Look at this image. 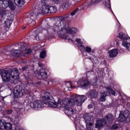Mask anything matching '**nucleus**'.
Instances as JSON below:
<instances>
[{
  "label": "nucleus",
  "instance_id": "1",
  "mask_svg": "<svg viewBox=\"0 0 130 130\" xmlns=\"http://www.w3.org/2000/svg\"><path fill=\"white\" fill-rule=\"evenodd\" d=\"M86 99L87 97L84 95L73 94L71 95V98L65 99L62 101L59 100L58 103H56L49 92H46L42 98L43 103L48 105L49 107L64 108L66 110L68 115L71 116L76 112V110L73 109V106L76 104L77 106H81Z\"/></svg>",
  "mask_w": 130,
  "mask_h": 130
},
{
  "label": "nucleus",
  "instance_id": "2",
  "mask_svg": "<svg viewBox=\"0 0 130 130\" xmlns=\"http://www.w3.org/2000/svg\"><path fill=\"white\" fill-rule=\"evenodd\" d=\"M49 31H51V34H58L59 36L68 41H73L74 40L73 39V36L70 34H76L78 33L79 30L78 29L71 27L66 25V22L63 20H59L57 21L51 28L49 29Z\"/></svg>",
  "mask_w": 130,
  "mask_h": 130
},
{
  "label": "nucleus",
  "instance_id": "3",
  "mask_svg": "<svg viewBox=\"0 0 130 130\" xmlns=\"http://www.w3.org/2000/svg\"><path fill=\"white\" fill-rule=\"evenodd\" d=\"M19 71L14 70L12 71H4L1 73L3 82H13L14 84H17L19 81Z\"/></svg>",
  "mask_w": 130,
  "mask_h": 130
},
{
  "label": "nucleus",
  "instance_id": "4",
  "mask_svg": "<svg viewBox=\"0 0 130 130\" xmlns=\"http://www.w3.org/2000/svg\"><path fill=\"white\" fill-rule=\"evenodd\" d=\"M49 0H41V7L39 10L38 14H50L57 12L56 7L54 6H50L48 5Z\"/></svg>",
  "mask_w": 130,
  "mask_h": 130
},
{
  "label": "nucleus",
  "instance_id": "5",
  "mask_svg": "<svg viewBox=\"0 0 130 130\" xmlns=\"http://www.w3.org/2000/svg\"><path fill=\"white\" fill-rule=\"evenodd\" d=\"M85 120L86 128L87 130L93 129V123H94V117L90 114H85L83 116Z\"/></svg>",
  "mask_w": 130,
  "mask_h": 130
},
{
  "label": "nucleus",
  "instance_id": "6",
  "mask_svg": "<svg viewBox=\"0 0 130 130\" xmlns=\"http://www.w3.org/2000/svg\"><path fill=\"white\" fill-rule=\"evenodd\" d=\"M19 47V50L13 49L11 51L10 53L12 56H16V57H19L23 53V51L26 50L27 47L25 45L19 44L18 45Z\"/></svg>",
  "mask_w": 130,
  "mask_h": 130
},
{
  "label": "nucleus",
  "instance_id": "7",
  "mask_svg": "<svg viewBox=\"0 0 130 130\" xmlns=\"http://www.w3.org/2000/svg\"><path fill=\"white\" fill-rule=\"evenodd\" d=\"M9 7L11 10H15L16 6L11 0L8 1H0V9H6Z\"/></svg>",
  "mask_w": 130,
  "mask_h": 130
},
{
  "label": "nucleus",
  "instance_id": "8",
  "mask_svg": "<svg viewBox=\"0 0 130 130\" xmlns=\"http://www.w3.org/2000/svg\"><path fill=\"white\" fill-rule=\"evenodd\" d=\"M88 75H90V72H88L87 74H85L83 78L79 81L78 85L80 88H86V87H88L90 85V82L88 81L87 77H86Z\"/></svg>",
  "mask_w": 130,
  "mask_h": 130
},
{
  "label": "nucleus",
  "instance_id": "9",
  "mask_svg": "<svg viewBox=\"0 0 130 130\" xmlns=\"http://www.w3.org/2000/svg\"><path fill=\"white\" fill-rule=\"evenodd\" d=\"M24 92L25 93H28V90H24V89L22 88V87L17 86L14 88L13 94L14 97H16V98H20V97L23 96Z\"/></svg>",
  "mask_w": 130,
  "mask_h": 130
},
{
  "label": "nucleus",
  "instance_id": "10",
  "mask_svg": "<svg viewBox=\"0 0 130 130\" xmlns=\"http://www.w3.org/2000/svg\"><path fill=\"white\" fill-rule=\"evenodd\" d=\"M0 129L1 130H12L13 129V125L6 120H0Z\"/></svg>",
  "mask_w": 130,
  "mask_h": 130
},
{
  "label": "nucleus",
  "instance_id": "11",
  "mask_svg": "<svg viewBox=\"0 0 130 130\" xmlns=\"http://www.w3.org/2000/svg\"><path fill=\"white\" fill-rule=\"evenodd\" d=\"M37 19V14L35 12H31L30 13V18H27L26 21L28 24H32V25H35L36 22L35 20Z\"/></svg>",
  "mask_w": 130,
  "mask_h": 130
},
{
  "label": "nucleus",
  "instance_id": "12",
  "mask_svg": "<svg viewBox=\"0 0 130 130\" xmlns=\"http://www.w3.org/2000/svg\"><path fill=\"white\" fill-rule=\"evenodd\" d=\"M37 74V77L38 76H41L42 79H47L48 77V75H49V70L47 69H42L40 73L38 72H36L35 74Z\"/></svg>",
  "mask_w": 130,
  "mask_h": 130
},
{
  "label": "nucleus",
  "instance_id": "13",
  "mask_svg": "<svg viewBox=\"0 0 130 130\" xmlns=\"http://www.w3.org/2000/svg\"><path fill=\"white\" fill-rule=\"evenodd\" d=\"M32 107L35 110H39L43 107V104L41 101L37 100L35 101L32 104Z\"/></svg>",
  "mask_w": 130,
  "mask_h": 130
},
{
  "label": "nucleus",
  "instance_id": "14",
  "mask_svg": "<svg viewBox=\"0 0 130 130\" xmlns=\"http://www.w3.org/2000/svg\"><path fill=\"white\" fill-rule=\"evenodd\" d=\"M106 124V120H105L104 119L97 120L95 124V127L96 128H100L101 126H103V125H105Z\"/></svg>",
  "mask_w": 130,
  "mask_h": 130
},
{
  "label": "nucleus",
  "instance_id": "15",
  "mask_svg": "<svg viewBox=\"0 0 130 130\" xmlns=\"http://www.w3.org/2000/svg\"><path fill=\"white\" fill-rule=\"evenodd\" d=\"M72 39H73V40H74L73 42V41H70L71 42H77V44L78 45V47L80 49H85V47H84V46H83V42H82V40H81V39H75L74 38H72Z\"/></svg>",
  "mask_w": 130,
  "mask_h": 130
},
{
  "label": "nucleus",
  "instance_id": "16",
  "mask_svg": "<svg viewBox=\"0 0 130 130\" xmlns=\"http://www.w3.org/2000/svg\"><path fill=\"white\" fill-rule=\"evenodd\" d=\"M127 115L123 112H121V113L119 114V116L118 118V121H124L127 119V118H126V116Z\"/></svg>",
  "mask_w": 130,
  "mask_h": 130
},
{
  "label": "nucleus",
  "instance_id": "17",
  "mask_svg": "<svg viewBox=\"0 0 130 130\" xmlns=\"http://www.w3.org/2000/svg\"><path fill=\"white\" fill-rule=\"evenodd\" d=\"M118 54V50L114 49L109 51V55L110 57H115Z\"/></svg>",
  "mask_w": 130,
  "mask_h": 130
},
{
  "label": "nucleus",
  "instance_id": "18",
  "mask_svg": "<svg viewBox=\"0 0 130 130\" xmlns=\"http://www.w3.org/2000/svg\"><path fill=\"white\" fill-rule=\"evenodd\" d=\"M117 37L122 40H127V39H128V36L122 32H120L118 34Z\"/></svg>",
  "mask_w": 130,
  "mask_h": 130
},
{
  "label": "nucleus",
  "instance_id": "19",
  "mask_svg": "<svg viewBox=\"0 0 130 130\" xmlns=\"http://www.w3.org/2000/svg\"><path fill=\"white\" fill-rule=\"evenodd\" d=\"M89 96L90 98H97L98 97V92L95 90H90L89 93Z\"/></svg>",
  "mask_w": 130,
  "mask_h": 130
},
{
  "label": "nucleus",
  "instance_id": "20",
  "mask_svg": "<svg viewBox=\"0 0 130 130\" xmlns=\"http://www.w3.org/2000/svg\"><path fill=\"white\" fill-rule=\"evenodd\" d=\"M106 119L108 121V122H112L114 120V116L111 114H108L105 117Z\"/></svg>",
  "mask_w": 130,
  "mask_h": 130
},
{
  "label": "nucleus",
  "instance_id": "21",
  "mask_svg": "<svg viewBox=\"0 0 130 130\" xmlns=\"http://www.w3.org/2000/svg\"><path fill=\"white\" fill-rule=\"evenodd\" d=\"M10 119L12 122H13L14 123H18V121H19V117L13 115L12 117H10Z\"/></svg>",
  "mask_w": 130,
  "mask_h": 130
},
{
  "label": "nucleus",
  "instance_id": "22",
  "mask_svg": "<svg viewBox=\"0 0 130 130\" xmlns=\"http://www.w3.org/2000/svg\"><path fill=\"white\" fill-rule=\"evenodd\" d=\"M72 88V84L70 82H66L65 84V86L64 88V90L66 91H69L70 89Z\"/></svg>",
  "mask_w": 130,
  "mask_h": 130
},
{
  "label": "nucleus",
  "instance_id": "23",
  "mask_svg": "<svg viewBox=\"0 0 130 130\" xmlns=\"http://www.w3.org/2000/svg\"><path fill=\"white\" fill-rule=\"evenodd\" d=\"M122 45L125 47V48L128 50V51H130V43L127 42H123L122 43Z\"/></svg>",
  "mask_w": 130,
  "mask_h": 130
},
{
  "label": "nucleus",
  "instance_id": "24",
  "mask_svg": "<svg viewBox=\"0 0 130 130\" xmlns=\"http://www.w3.org/2000/svg\"><path fill=\"white\" fill-rule=\"evenodd\" d=\"M62 7L63 9L66 10V9H68L69 8V2L68 1L65 0L62 4Z\"/></svg>",
  "mask_w": 130,
  "mask_h": 130
},
{
  "label": "nucleus",
  "instance_id": "25",
  "mask_svg": "<svg viewBox=\"0 0 130 130\" xmlns=\"http://www.w3.org/2000/svg\"><path fill=\"white\" fill-rule=\"evenodd\" d=\"M107 94V92H105L101 94V96L100 98V101H102V102L105 101V100H106L105 97H106Z\"/></svg>",
  "mask_w": 130,
  "mask_h": 130
},
{
  "label": "nucleus",
  "instance_id": "26",
  "mask_svg": "<svg viewBox=\"0 0 130 130\" xmlns=\"http://www.w3.org/2000/svg\"><path fill=\"white\" fill-rule=\"evenodd\" d=\"M24 2H25V0H14V3L16 5L18 4L21 6L24 5Z\"/></svg>",
  "mask_w": 130,
  "mask_h": 130
},
{
  "label": "nucleus",
  "instance_id": "27",
  "mask_svg": "<svg viewBox=\"0 0 130 130\" xmlns=\"http://www.w3.org/2000/svg\"><path fill=\"white\" fill-rule=\"evenodd\" d=\"M105 5L108 9H110L111 6L110 5V0H105Z\"/></svg>",
  "mask_w": 130,
  "mask_h": 130
},
{
  "label": "nucleus",
  "instance_id": "28",
  "mask_svg": "<svg viewBox=\"0 0 130 130\" xmlns=\"http://www.w3.org/2000/svg\"><path fill=\"white\" fill-rule=\"evenodd\" d=\"M46 56V51L45 50H43L40 54V57L41 58H44Z\"/></svg>",
  "mask_w": 130,
  "mask_h": 130
},
{
  "label": "nucleus",
  "instance_id": "29",
  "mask_svg": "<svg viewBox=\"0 0 130 130\" xmlns=\"http://www.w3.org/2000/svg\"><path fill=\"white\" fill-rule=\"evenodd\" d=\"M79 10L78 9H76L75 10H74L73 12L71 13V14L69 15V18H72L73 16H75V15L77 14V13H78V11Z\"/></svg>",
  "mask_w": 130,
  "mask_h": 130
},
{
  "label": "nucleus",
  "instance_id": "30",
  "mask_svg": "<svg viewBox=\"0 0 130 130\" xmlns=\"http://www.w3.org/2000/svg\"><path fill=\"white\" fill-rule=\"evenodd\" d=\"M86 52H88L89 53H90V52H91L92 51V48H91V47H89V46H86L85 48L84 47V49H83V50H85ZM81 50H82V49H81Z\"/></svg>",
  "mask_w": 130,
  "mask_h": 130
},
{
  "label": "nucleus",
  "instance_id": "31",
  "mask_svg": "<svg viewBox=\"0 0 130 130\" xmlns=\"http://www.w3.org/2000/svg\"><path fill=\"white\" fill-rule=\"evenodd\" d=\"M107 91L109 94H112V95H115V91L114 90H112L111 88H108Z\"/></svg>",
  "mask_w": 130,
  "mask_h": 130
},
{
  "label": "nucleus",
  "instance_id": "32",
  "mask_svg": "<svg viewBox=\"0 0 130 130\" xmlns=\"http://www.w3.org/2000/svg\"><path fill=\"white\" fill-rule=\"evenodd\" d=\"M5 24L6 25V26H11V25L12 24V20L8 19L6 21H5Z\"/></svg>",
  "mask_w": 130,
  "mask_h": 130
},
{
  "label": "nucleus",
  "instance_id": "33",
  "mask_svg": "<svg viewBox=\"0 0 130 130\" xmlns=\"http://www.w3.org/2000/svg\"><path fill=\"white\" fill-rule=\"evenodd\" d=\"M31 52H32V50H31L30 49H29L25 51V52H24V55L26 56V54H30V53H31Z\"/></svg>",
  "mask_w": 130,
  "mask_h": 130
},
{
  "label": "nucleus",
  "instance_id": "34",
  "mask_svg": "<svg viewBox=\"0 0 130 130\" xmlns=\"http://www.w3.org/2000/svg\"><path fill=\"white\" fill-rule=\"evenodd\" d=\"M118 126H119V125L118 124H115L113 125L112 128L113 129H117Z\"/></svg>",
  "mask_w": 130,
  "mask_h": 130
},
{
  "label": "nucleus",
  "instance_id": "35",
  "mask_svg": "<svg viewBox=\"0 0 130 130\" xmlns=\"http://www.w3.org/2000/svg\"><path fill=\"white\" fill-rule=\"evenodd\" d=\"M96 82H97V78H95L92 81L93 86H96Z\"/></svg>",
  "mask_w": 130,
  "mask_h": 130
},
{
  "label": "nucleus",
  "instance_id": "36",
  "mask_svg": "<svg viewBox=\"0 0 130 130\" xmlns=\"http://www.w3.org/2000/svg\"><path fill=\"white\" fill-rule=\"evenodd\" d=\"M52 2L55 3V4H60L61 0H51ZM50 2V0H49Z\"/></svg>",
  "mask_w": 130,
  "mask_h": 130
},
{
  "label": "nucleus",
  "instance_id": "37",
  "mask_svg": "<svg viewBox=\"0 0 130 130\" xmlns=\"http://www.w3.org/2000/svg\"><path fill=\"white\" fill-rule=\"evenodd\" d=\"M13 113V111L12 110H9L7 111V113L8 114H11Z\"/></svg>",
  "mask_w": 130,
  "mask_h": 130
},
{
  "label": "nucleus",
  "instance_id": "38",
  "mask_svg": "<svg viewBox=\"0 0 130 130\" xmlns=\"http://www.w3.org/2000/svg\"><path fill=\"white\" fill-rule=\"evenodd\" d=\"M35 38H36V40H37L38 41H39V40H40V38L39 37V36H38V35L35 36Z\"/></svg>",
  "mask_w": 130,
  "mask_h": 130
},
{
  "label": "nucleus",
  "instance_id": "39",
  "mask_svg": "<svg viewBox=\"0 0 130 130\" xmlns=\"http://www.w3.org/2000/svg\"><path fill=\"white\" fill-rule=\"evenodd\" d=\"M93 105H94L93 104H91L88 105V107L89 109H91V108H92V107H93Z\"/></svg>",
  "mask_w": 130,
  "mask_h": 130
},
{
  "label": "nucleus",
  "instance_id": "40",
  "mask_svg": "<svg viewBox=\"0 0 130 130\" xmlns=\"http://www.w3.org/2000/svg\"><path fill=\"white\" fill-rule=\"evenodd\" d=\"M127 120H128L129 121H130V114H129L127 116Z\"/></svg>",
  "mask_w": 130,
  "mask_h": 130
},
{
  "label": "nucleus",
  "instance_id": "41",
  "mask_svg": "<svg viewBox=\"0 0 130 130\" xmlns=\"http://www.w3.org/2000/svg\"><path fill=\"white\" fill-rule=\"evenodd\" d=\"M27 67H25L24 68H22V71H26V70H27Z\"/></svg>",
  "mask_w": 130,
  "mask_h": 130
},
{
  "label": "nucleus",
  "instance_id": "42",
  "mask_svg": "<svg viewBox=\"0 0 130 130\" xmlns=\"http://www.w3.org/2000/svg\"><path fill=\"white\" fill-rule=\"evenodd\" d=\"M6 55H10V52H9V51L6 52Z\"/></svg>",
  "mask_w": 130,
  "mask_h": 130
},
{
  "label": "nucleus",
  "instance_id": "43",
  "mask_svg": "<svg viewBox=\"0 0 130 130\" xmlns=\"http://www.w3.org/2000/svg\"><path fill=\"white\" fill-rule=\"evenodd\" d=\"M96 60V62H95V60H93V61H92V62H94V63H98V60Z\"/></svg>",
  "mask_w": 130,
  "mask_h": 130
},
{
  "label": "nucleus",
  "instance_id": "44",
  "mask_svg": "<svg viewBox=\"0 0 130 130\" xmlns=\"http://www.w3.org/2000/svg\"><path fill=\"white\" fill-rule=\"evenodd\" d=\"M22 29L24 30V29H26V26H23V27H22Z\"/></svg>",
  "mask_w": 130,
  "mask_h": 130
},
{
  "label": "nucleus",
  "instance_id": "45",
  "mask_svg": "<svg viewBox=\"0 0 130 130\" xmlns=\"http://www.w3.org/2000/svg\"><path fill=\"white\" fill-rule=\"evenodd\" d=\"M118 25L119 27H120V23H119L118 22Z\"/></svg>",
  "mask_w": 130,
  "mask_h": 130
},
{
  "label": "nucleus",
  "instance_id": "46",
  "mask_svg": "<svg viewBox=\"0 0 130 130\" xmlns=\"http://www.w3.org/2000/svg\"><path fill=\"white\" fill-rule=\"evenodd\" d=\"M76 126V130H78V128H77V126Z\"/></svg>",
  "mask_w": 130,
  "mask_h": 130
},
{
  "label": "nucleus",
  "instance_id": "47",
  "mask_svg": "<svg viewBox=\"0 0 130 130\" xmlns=\"http://www.w3.org/2000/svg\"><path fill=\"white\" fill-rule=\"evenodd\" d=\"M93 59H95V60H96V57H94Z\"/></svg>",
  "mask_w": 130,
  "mask_h": 130
},
{
  "label": "nucleus",
  "instance_id": "48",
  "mask_svg": "<svg viewBox=\"0 0 130 130\" xmlns=\"http://www.w3.org/2000/svg\"><path fill=\"white\" fill-rule=\"evenodd\" d=\"M1 1H4V0H0V2H1Z\"/></svg>",
  "mask_w": 130,
  "mask_h": 130
},
{
  "label": "nucleus",
  "instance_id": "49",
  "mask_svg": "<svg viewBox=\"0 0 130 130\" xmlns=\"http://www.w3.org/2000/svg\"><path fill=\"white\" fill-rule=\"evenodd\" d=\"M91 60H92V58H90Z\"/></svg>",
  "mask_w": 130,
  "mask_h": 130
},
{
  "label": "nucleus",
  "instance_id": "50",
  "mask_svg": "<svg viewBox=\"0 0 130 130\" xmlns=\"http://www.w3.org/2000/svg\"><path fill=\"white\" fill-rule=\"evenodd\" d=\"M4 13H6V12H5V11H4Z\"/></svg>",
  "mask_w": 130,
  "mask_h": 130
}]
</instances>
